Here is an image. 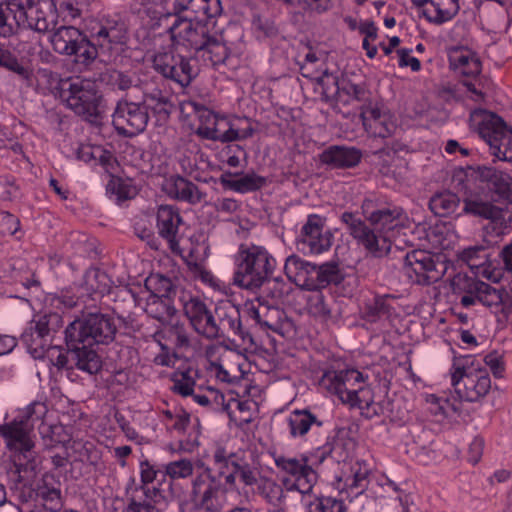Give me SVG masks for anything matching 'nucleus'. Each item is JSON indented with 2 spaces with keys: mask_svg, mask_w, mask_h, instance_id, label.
Listing matches in <instances>:
<instances>
[{
  "mask_svg": "<svg viewBox=\"0 0 512 512\" xmlns=\"http://www.w3.org/2000/svg\"><path fill=\"white\" fill-rule=\"evenodd\" d=\"M68 354L79 370L96 374L102 368L95 345H108L115 339L117 326L114 318L101 312H83L65 328Z\"/></svg>",
  "mask_w": 512,
  "mask_h": 512,
  "instance_id": "f257e3e1",
  "label": "nucleus"
},
{
  "mask_svg": "<svg viewBox=\"0 0 512 512\" xmlns=\"http://www.w3.org/2000/svg\"><path fill=\"white\" fill-rule=\"evenodd\" d=\"M365 220L357 213L344 212L340 220L349 235L375 257H383L391 250L399 224L400 211L396 208H379L376 201L365 199L361 205Z\"/></svg>",
  "mask_w": 512,
  "mask_h": 512,
  "instance_id": "f03ea898",
  "label": "nucleus"
},
{
  "mask_svg": "<svg viewBox=\"0 0 512 512\" xmlns=\"http://www.w3.org/2000/svg\"><path fill=\"white\" fill-rule=\"evenodd\" d=\"M33 425L20 419L0 425V434L6 440L7 448L13 452L15 469L11 474L17 483L25 484L36 474L37 462L34 442L30 437Z\"/></svg>",
  "mask_w": 512,
  "mask_h": 512,
  "instance_id": "7ed1b4c3",
  "label": "nucleus"
},
{
  "mask_svg": "<svg viewBox=\"0 0 512 512\" xmlns=\"http://www.w3.org/2000/svg\"><path fill=\"white\" fill-rule=\"evenodd\" d=\"M237 269L233 275V284L252 292L261 288L263 281L273 274L274 258L268 251L256 245L240 246Z\"/></svg>",
  "mask_w": 512,
  "mask_h": 512,
  "instance_id": "20e7f679",
  "label": "nucleus"
},
{
  "mask_svg": "<svg viewBox=\"0 0 512 512\" xmlns=\"http://www.w3.org/2000/svg\"><path fill=\"white\" fill-rule=\"evenodd\" d=\"M61 97L77 115L91 123L98 121L102 96L93 81L80 78L68 80L62 85Z\"/></svg>",
  "mask_w": 512,
  "mask_h": 512,
  "instance_id": "39448f33",
  "label": "nucleus"
},
{
  "mask_svg": "<svg viewBox=\"0 0 512 512\" xmlns=\"http://www.w3.org/2000/svg\"><path fill=\"white\" fill-rule=\"evenodd\" d=\"M212 463L213 466L209 467L212 469V477L218 483H221V479H224V487L235 489L237 475L246 486H253L258 481L256 469L236 453L229 452L224 447L215 449L212 455Z\"/></svg>",
  "mask_w": 512,
  "mask_h": 512,
  "instance_id": "423d86ee",
  "label": "nucleus"
},
{
  "mask_svg": "<svg viewBox=\"0 0 512 512\" xmlns=\"http://www.w3.org/2000/svg\"><path fill=\"white\" fill-rule=\"evenodd\" d=\"M227 487L212 477V469L205 467L192 483L188 512H222L226 505Z\"/></svg>",
  "mask_w": 512,
  "mask_h": 512,
  "instance_id": "0eeeda50",
  "label": "nucleus"
},
{
  "mask_svg": "<svg viewBox=\"0 0 512 512\" xmlns=\"http://www.w3.org/2000/svg\"><path fill=\"white\" fill-rule=\"evenodd\" d=\"M469 124L490 147L497 149V157L500 158L502 155L504 160L512 159V155H507V152L501 149L502 146H506V139L510 141L512 131L500 116L484 109H476L470 114Z\"/></svg>",
  "mask_w": 512,
  "mask_h": 512,
  "instance_id": "6e6552de",
  "label": "nucleus"
},
{
  "mask_svg": "<svg viewBox=\"0 0 512 512\" xmlns=\"http://www.w3.org/2000/svg\"><path fill=\"white\" fill-rule=\"evenodd\" d=\"M93 35L96 38V45L100 46L104 61L117 62L127 49L128 26L118 15L104 18Z\"/></svg>",
  "mask_w": 512,
  "mask_h": 512,
  "instance_id": "1a4fd4ad",
  "label": "nucleus"
},
{
  "mask_svg": "<svg viewBox=\"0 0 512 512\" xmlns=\"http://www.w3.org/2000/svg\"><path fill=\"white\" fill-rule=\"evenodd\" d=\"M275 465L287 475L282 479V485L287 491H298L303 495L312 493L318 481V473L309 464L308 457L278 456Z\"/></svg>",
  "mask_w": 512,
  "mask_h": 512,
  "instance_id": "9d476101",
  "label": "nucleus"
},
{
  "mask_svg": "<svg viewBox=\"0 0 512 512\" xmlns=\"http://www.w3.org/2000/svg\"><path fill=\"white\" fill-rule=\"evenodd\" d=\"M404 270L412 282L430 285L443 277L446 267L439 256L426 250H412L404 257Z\"/></svg>",
  "mask_w": 512,
  "mask_h": 512,
  "instance_id": "9b49d317",
  "label": "nucleus"
},
{
  "mask_svg": "<svg viewBox=\"0 0 512 512\" xmlns=\"http://www.w3.org/2000/svg\"><path fill=\"white\" fill-rule=\"evenodd\" d=\"M452 385L458 396L468 402L484 397L491 389V379L486 371H467L462 359H454Z\"/></svg>",
  "mask_w": 512,
  "mask_h": 512,
  "instance_id": "f8f14e48",
  "label": "nucleus"
},
{
  "mask_svg": "<svg viewBox=\"0 0 512 512\" xmlns=\"http://www.w3.org/2000/svg\"><path fill=\"white\" fill-rule=\"evenodd\" d=\"M363 383V374L355 369L326 371L319 380L320 386L337 395L343 403L361 401L358 396Z\"/></svg>",
  "mask_w": 512,
  "mask_h": 512,
  "instance_id": "ddd939ff",
  "label": "nucleus"
},
{
  "mask_svg": "<svg viewBox=\"0 0 512 512\" xmlns=\"http://www.w3.org/2000/svg\"><path fill=\"white\" fill-rule=\"evenodd\" d=\"M148 121L149 113L142 102L119 101L112 115V124L117 133L129 138L142 133Z\"/></svg>",
  "mask_w": 512,
  "mask_h": 512,
  "instance_id": "4468645a",
  "label": "nucleus"
},
{
  "mask_svg": "<svg viewBox=\"0 0 512 512\" xmlns=\"http://www.w3.org/2000/svg\"><path fill=\"white\" fill-rule=\"evenodd\" d=\"M206 355L219 380L227 383L239 381L245 371V357L227 346H210Z\"/></svg>",
  "mask_w": 512,
  "mask_h": 512,
  "instance_id": "2eb2a0df",
  "label": "nucleus"
},
{
  "mask_svg": "<svg viewBox=\"0 0 512 512\" xmlns=\"http://www.w3.org/2000/svg\"><path fill=\"white\" fill-rule=\"evenodd\" d=\"M463 203L466 214L504 226L512 223V203L509 206L498 205V202H493L492 198L489 200L487 195L480 193H466Z\"/></svg>",
  "mask_w": 512,
  "mask_h": 512,
  "instance_id": "dca6fc26",
  "label": "nucleus"
},
{
  "mask_svg": "<svg viewBox=\"0 0 512 512\" xmlns=\"http://www.w3.org/2000/svg\"><path fill=\"white\" fill-rule=\"evenodd\" d=\"M153 68L164 78L187 87L195 77L190 60L180 54L158 53L153 58Z\"/></svg>",
  "mask_w": 512,
  "mask_h": 512,
  "instance_id": "f3484780",
  "label": "nucleus"
},
{
  "mask_svg": "<svg viewBox=\"0 0 512 512\" xmlns=\"http://www.w3.org/2000/svg\"><path fill=\"white\" fill-rule=\"evenodd\" d=\"M326 218L318 214H310L301 229L300 244L308 248L310 254L318 255L328 251L333 243V233L324 230Z\"/></svg>",
  "mask_w": 512,
  "mask_h": 512,
  "instance_id": "a211bd4d",
  "label": "nucleus"
},
{
  "mask_svg": "<svg viewBox=\"0 0 512 512\" xmlns=\"http://www.w3.org/2000/svg\"><path fill=\"white\" fill-rule=\"evenodd\" d=\"M216 319L220 338L238 337L243 344H254L252 335L242 327L240 310L231 301H221L216 305Z\"/></svg>",
  "mask_w": 512,
  "mask_h": 512,
  "instance_id": "6ab92c4d",
  "label": "nucleus"
},
{
  "mask_svg": "<svg viewBox=\"0 0 512 512\" xmlns=\"http://www.w3.org/2000/svg\"><path fill=\"white\" fill-rule=\"evenodd\" d=\"M171 17H173L174 21L168 27L167 32L170 35L173 45H187L195 51L198 47H201V41L207 33L206 28L204 26L195 25L190 19L171 15L170 13L161 14L158 20H168Z\"/></svg>",
  "mask_w": 512,
  "mask_h": 512,
  "instance_id": "aec40b11",
  "label": "nucleus"
},
{
  "mask_svg": "<svg viewBox=\"0 0 512 512\" xmlns=\"http://www.w3.org/2000/svg\"><path fill=\"white\" fill-rule=\"evenodd\" d=\"M467 291L475 293L479 302L487 307H501L498 322H506L512 312V295L504 288H494L483 281H468Z\"/></svg>",
  "mask_w": 512,
  "mask_h": 512,
  "instance_id": "412c9836",
  "label": "nucleus"
},
{
  "mask_svg": "<svg viewBox=\"0 0 512 512\" xmlns=\"http://www.w3.org/2000/svg\"><path fill=\"white\" fill-rule=\"evenodd\" d=\"M477 175L481 182L486 183L493 202H498L502 206H509L512 203V177L509 174L493 167L479 166Z\"/></svg>",
  "mask_w": 512,
  "mask_h": 512,
  "instance_id": "4be33fe9",
  "label": "nucleus"
},
{
  "mask_svg": "<svg viewBox=\"0 0 512 512\" xmlns=\"http://www.w3.org/2000/svg\"><path fill=\"white\" fill-rule=\"evenodd\" d=\"M245 312L248 318L254 320L255 324L262 330H271L277 332L282 327V320L285 313L274 304L262 300V297L256 298L255 302L245 303Z\"/></svg>",
  "mask_w": 512,
  "mask_h": 512,
  "instance_id": "5701e85b",
  "label": "nucleus"
},
{
  "mask_svg": "<svg viewBox=\"0 0 512 512\" xmlns=\"http://www.w3.org/2000/svg\"><path fill=\"white\" fill-rule=\"evenodd\" d=\"M360 117L365 130L374 137L383 139L390 137L397 129L390 117L378 107L372 106L371 103L361 106Z\"/></svg>",
  "mask_w": 512,
  "mask_h": 512,
  "instance_id": "b1692460",
  "label": "nucleus"
},
{
  "mask_svg": "<svg viewBox=\"0 0 512 512\" xmlns=\"http://www.w3.org/2000/svg\"><path fill=\"white\" fill-rule=\"evenodd\" d=\"M362 156V151L356 147L332 145L322 151L319 160L332 169H349L356 167Z\"/></svg>",
  "mask_w": 512,
  "mask_h": 512,
  "instance_id": "393cba45",
  "label": "nucleus"
},
{
  "mask_svg": "<svg viewBox=\"0 0 512 512\" xmlns=\"http://www.w3.org/2000/svg\"><path fill=\"white\" fill-rule=\"evenodd\" d=\"M157 229L159 235L167 240L172 251L179 246L176 239L182 217L177 208L172 205H160L157 210Z\"/></svg>",
  "mask_w": 512,
  "mask_h": 512,
  "instance_id": "a878e982",
  "label": "nucleus"
},
{
  "mask_svg": "<svg viewBox=\"0 0 512 512\" xmlns=\"http://www.w3.org/2000/svg\"><path fill=\"white\" fill-rule=\"evenodd\" d=\"M285 274L297 286L306 290H315L316 264L302 260L297 255L286 259Z\"/></svg>",
  "mask_w": 512,
  "mask_h": 512,
  "instance_id": "bb28decb",
  "label": "nucleus"
},
{
  "mask_svg": "<svg viewBox=\"0 0 512 512\" xmlns=\"http://www.w3.org/2000/svg\"><path fill=\"white\" fill-rule=\"evenodd\" d=\"M162 190L170 197L196 204L201 201L202 193L191 181L180 175H172L162 183Z\"/></svg>",
  "mask_w": 512,
  "mask_h": 512,
  "instance_id": "cd10ccee",
  "label": "nucleus"
},
{
  "mask_svg": "<svg viewBox=\"0 0 512 512\" xmlns=\"http://www.w3.org/2000/svg\"><path fill=\"white\" fill-rule=\"evenodd\" d=\"M238 174L232 172H224L220 176V183L223 187L231 189L239 193L253 192L261 189L266 184V178L252 174H245L236 178Z\"/></svg>",
  "mask_w": 512,
  "mask_h": 512,
  "instance_id": "c85d7f7f",
  "label": "nucleus"
},
{
  "mask_svg": "<svg viewBox=\"0 0 512 512\" xmlns=\"http://www.w3.org/2000/svg\"><path fill=\"white\" fill-rule=\"evenodd\" d=\"M45 8L46 6L28 14H25V12L19 13L17 18L14 19L16 30L18 28L29 29L39 34H45L50 31V27L53 24L52 15Z\"/></svg>",
  "mask_w": 512,
  "mask_h": 512,
  "instance_id": "c756f323",
  "label": "nucleus"
},
{
  "mask_svg": "<svg viewBox=\"0 0 512 512\" xmlns=\"http://www.w3.org/2000/svg\"><path fill=\"white\" fill-rule=\"evenodd\" d=\"M63 318L56 312L35 316L29 323L26 332H33L53 341L55 333L63 327Z\"/></svg>",
  "mask_w": 512,
  "mask_h": 512,
  "instance_id": "7c9ffc66",
  "label": "nucleus"
},
{
  "mask_svg": "<svg viewBox=\"0 0 512 512\" xmlns=\"http://www.w3.org/2000/svg\"><path fill=\"white\" fill-rule=\"evenodd\" d=\"M84 33L73 26H61L51 36L53 50L61 55L70 56Z\"/></svg>",
  "mask_w": 512,
  "mask_h": 512,
  "instance_id": "2f4dec72",
  "label": "nucleus"
},
{
  "mask_svg": "<svg viewBox=\"0 0 512 512\" xmlns=\"http://www.w3.org/2000/svg\"><path fill=\"white\" fill-rule=\"evenodd\" d=\"M322 424V421L308 409L295 410L288 418V425L292 437H303L311 429L315 427L320 428Z\"/></svg>",
  "mask_w": 512,
  "mask_h": 512,
  "instance_id": "473e14b6",
  "label": "nucleus"
},
{
  "mask_svg": "<svg viewBox=\"0 0 512 512\" xmlns=\"http://www.w3.org/2000/svg\"><path fill=\"white\" fill-rule=\"evenodd\" d=\"M450 66L460 71L461 74L475 77L481 73L482 65L475 53L467 51L459 53L458 49L449 56Z\"/></svg>",
  "mask_w": 512,
  "mask_h": 512,
  "instance_id": "72a5a7b5",
  "label": "nucleus"
},
{
  "mask_svg": "<svg viewBox=\"0 0 512 512\" xmlns=\"http://www.w3.org/2000/svg\"><path fill=\"white\" fill-rule=\"evenodd\" d=\"M390 296H375L373 299L365 302L362 318L370 323H375L381 319H388L393 307L389 303Z\"/></svg>",
  "mask_w": 512,
  "mask_h": 512,
  "instance_id": "f704fd0d",
  "label": "nucleus"
},
{
  "mask_svg": "<svg viewBox=\"0 0 512 512\" xmlns=\"http://www.w3.org/2000/svg\"><path fill=\"white\" fill-rule=\"evenodd\" d=\"M53 476L44 475L42 484L38 485L36 494L44 501L45 510L51 512H58L63 507V501L61 497V491L58 488L52 486Z\"/></svg>",
  "mask_w": 512,
  "mask_h": 512,
  "instance_id": "c9c22d12",
  "label": "nucleus"
},
{
  "mask_svg": "<svg viewBox=\"0 0 512 512\" xmlns=\"http://www.w3.org/2000/svg\"><path fill=\"white\" fill-rule=\"evenodd\" d=\"M95 42L96 38L93 33L90 37L84 33L70 56L75 57L76 63L84 65L91 64L97 57H103L100 46L98 47Z\"/></svg>",
  "mask_w": 512,
  "mask_h": 512,
  "instance_id": "e433bc0d",
  "label": "nucleus"
},
{
  "mask_svg": "<svg viewBox=\"0 0 512 512\" xmlns=\"http://www.w3.org/2000/svg\"><path fill=\"white\" fill-rule=\"evenodd\" d=\"M202 43L203 45L197 48V52L203 51L208 54V59L214 66L225 63L229 57V51L221 41L220 37L217 35H210L207 32L204 39L201 41V44Z\"/></svg>",
  "mask_w": 512,
  "mask_h": 512,
  "instance_id": "4c0bfd02",
  "label": "nucleus"
},
{
  "mask_svg": "<svg viewBox=\"0 0 512 512\" xmlns=\"http://www.w3.org/2000/svg\"><path fill=\"white\" fill-rule=\"evenodd\" d=\"M145 312L159 322L165 323L175 315L176 308L173 300L150 295L146 301Z\"/></svg>",
  "mask_w": 512,
  "mask_h": 512,
  "instance_id": "58836bf2",
  "label": "nucleus"
},
{
  "mask_svg": "<svg viewBox=\"0 0 512 512\" xmlns=\"http://www.w3.org/2000/svg\"><path fill=\"white\" fill-rule=\"evenodd\" d=\"M142 103L146 106L147 111L149 109L152 110L160 121H166L173 109V104L170 99L160 90L145 93Z\"/></svg>",
  "mask_w": 512,
  "mask_h": 512,
  "instance_id": "ea45409f",
  "label": "nucleus"
},
{
  "mask_svg": "<svg viewBox=\"0 0 512 512\" xmlns=\"http://www.w3.org/2000/svg\"><path fill=\"white\" fill-rule=\"evenodd\" d=\"M145 287L151 291V296L169 300H173L178 292V286L170 278L159 273L150 275L145 281Z\"/></svg>",
  "mask_w": 512,
  "mask_h": 512,
  "instance_id": "a19ab883",
  "label": "nucleus"
},
{
  "mask_svg": "<svg viewBox=\"0 0 512 512\" xmlns=\"http://www.w3.org/2000/svg\"><path fill=\"white\" fill-rule=\"evenodd\" d=\"M460 198L450 191L436 193L429 201L430 209L438 216H448L457 211Z\"/></svg>",
  "mask_w": 512,
  "mask_h": 512,
  "instance_id": "79ce46f5",
  "label": "nucleus"
},
{
  "mask_svg": "<svg viewBox=\"0 0 512 512\" xmlns=\"http://www.w3.org/2000/svg\"><path fill=\"white\" fill-rule=\"evenodd\" d=\"M82 286L89 294L103 295L109 292L111 280L106 272L98 268H90L84 274Z\"/></svg>",
  "mask_w": 512,
  "mask_h": 512,
  "instance_id": "37998d69",
  "label": "nucleus"
},
{
  "mask_svg": "<svg viewBox=\"0 0 512 512\" xmlns=\"http://www.w3.org/2000/svg\"><path fill=\"white\" fill-rule=\"evenodd\" d=\"M315 290L327 287L330 284L338 285L343 280V274L337 262H327L316 265Z\"/></svg>",
  "mask_w": 512,
  "mask_h": 512,
  "instance_id": "c03bdc74",
  "label": "nucleus"
},
{
  "mask_svg": "<svg viewBox=\"0 0 512 512\" xmlns=\"http://www.w3.org/2000/svg\"><path fill=\"white\" fill-rule=\"evenodd\" d=\"M210 309L204 301L195 297L184 304V312L195 332H199Z\"/></svg>",
  "mask_w": 512,
  "mask_h": 512,
  "instance_id": "a18cd8bd",
  "label": "nucleus"
},
{
  "mask_svg": "<svg viewBox=\"0 0 512 512\" xmlns=\"http://www.w3.org/2000/svg\"><path fill=\"white\" fill-rule=\"evenodd\" d=\"M0 66L8 69L11 72H14L23 80H26L30 83L33 72L22 65L18 58L8 49L0 46Z\"/></svg>",
  "mask_w": 512,
  "mask_h": 512,
  "instance_id": "49530a36",
  "label": "nucleus"
},
{
  "mask_svg": "<svg viewBox=\"0 0 512 512\" xmlns=\"http://www.w3.org/2000/svg\"><path fill=\"white\" fill-rule=\"evenodd\" d=\"M262 291V300L265 298H269L273 301L281 300L287 294V284L280 277H274L273 274H270L261 285L259 289Z\"/></svg>",
  "mask_w": 512,
  "mask_h": 512,
  "instance_id": "de8ad7c7",
  "label": "nucleus"
},
{
  "mask_svg": "<svg viewBox=\"0 0 512 512\" xmlns=\"http://www.w3.org/2000/svg\"><path fill=\"white\" fill-rule=\"evenodd\" d=\"M22 342L35 359L43 358L47 349L51 347L52 340L47 339L33 332L24 331L21 335Z\"/></svg>",
  "mask_w": 512,
  "mask_h": 512,
  "instance_id": "09e8293b",
  "label": "nucleus"
},
{
  "mask_svg": "<svg viewBox=\"0 0 512 512\" xmlns=\"http://www.w3.org/2000/svg\"><path fill=\"white\" fill-rule=\"evenodd\" d=\"M422 9V15L431 23L441 25L449 20H451L459 10V7H454L453 10H444L440 7V5L434 1L425 5Z\"/></svg>",
  "mask_w": 512,
  "mask_h": 512,
  "instance_id": "8fccbe9b",
  "label": "nucleus"
},
{
  "mask_svg": "<svg viewBox=\"0 0 512 512\" xmlns=\"http://www.w3.org/2000/svg\"><path fill=\"white\" fill-rule=\"evenodd\" d=\"M307 311L311 316L323 321H326L331 317L329 303L320 292H316L308 297Z\"/></svg>",
  "mask_w": 512,
  "mask_h": 512,
  "instance_id": "3c124183",
  "label": "nucleus"
},
{
  "mask_svg": "<svg viewBox=\"0 0 512 512\" xmlns=\"http://www.w3.org/2000/svg\"><path fill=\"white\" fill-rule=\"evenodd\" d=\"M308 512H347V510L342 500L320 496L309 503Z\"/></svg>",
  "mask_w": 512,
  "mask_h": 512,
  "instance_id": "603ef678",
  "label": "nucleus"
},
{
  "mask_svg": "<svg viewBox=\"0 0 512 512\" xmlns=\"http://www.w3.org/2000/svg\"><path fill=\"white\" fill-rule=\"evenodd\" d=\"M16 33V22H14V10L11 1L7 4L0 3V36L10 37Z\"/></svg>",
  "mask_w": 512,
  "mask_h": 512,
  "instance_id": "864d4df0",
  "label": "nucleus"
},
{
  "mask_svg": "<svg viewBox=\"0 0 512 512\" xmlns=\"http://www.w3.org/2000/svg\"><path fill=\"white\" fill-rule=\"evenodd\" d=\"M194 465L191 460L182 458L165 466V474L171 479L187 478L193 474Z\"/></svg>",
  "mask_w": 512,
  "mask_h": 512,
  "instance_id": "5fc2aeb1",
  "label": "nucleus"
},
{
  "mask_svg": "<svg viewBox=\"0 0 512 512\" xmlns=\"http://www.w3.org/2000/svg\"><path fill=\"white\" fill-rule=\"evenodd\" d=\"M190 373V370L174 373L172 378L174 383L172 390L174 392L184 397L193 395V387L195 385V381Z\"/></svg>",
  "mask_w": 512,
  "mask_h": 512,
  "instance_id": "6e6d98bb",
  "label": "nucleus"
},
{
  "mask_svg": "<svg viewBox=\"0 0 512 512\" xmlns=\"http://www.w3.org/2000/svg\"><path fill=\"white\" fill-rule=\"evenodd\" d=\"M198 113L200 125L196 129V134L202 138H204L202 132L204 131L205 128L214 129L216 128V126H212L214 124L226 126L229 124V121L226 118H219L216 114H214L211 110L207 108H202L198 110Z\"/></svg>",
  "mask_w": 512,
  "mask_h": 512,
  "instance_id": "4d7b16f0",
  "label": "nucleus"
},
{
  "mask_svg": "<svg viewBox=\"0 0 512 512\" xmlns=\"http://www.w3.org/2000/svg\"><path fill=\"white\" fill-rule=\"evenodd\" d=\"M227 126V129L224 131H219L217 128H205L204 131L202 132V134L204 135V139L219 141L222 143L240 140L239 130L234 129L230 123Z\"/></svg>",
  "mask_w": 512,
  "mask_h": 512,
  "instance_id": "13d9d810",
  "label": "nucleus"
},
{
  "mask_svg": "<svg viewBox=\"0 0 512 512\" xmlns=\"http://www.w3.org/2000/svg\"><path fill=\"white\" fill-rule=\"evenodd\" d=\"M137 77L134 73H125L118 70H113L109 74V81L115 86L117 89L125 91L130 89L137 82Z\"/></svg>",
  "mask_w": 512,
  "mask_h": 512,
  "instance_id": "bf43d9fd",
  "label": "nucleus"
},
{
  "mask_svg": "<svg viewBox=\"0 0 512 512\" xmlns=\"http://www.w3.org/2000/svg\"><path fill=\"white\" fill-rule=\"evenodd\" d=\"M204 323L200 328L198 334L203 336L206 339H219V329H218V321L216 319V308L214 311H209L206 318L204 319Z\"/></svg>",
  "mask_w": 512,
  "mask_h": 512,
  "instance_id": "052dcab7",
  "label": "nucleus"
},
{
  "mask_svg": "<svg viewBox=\"0 0 512 512\" xmlns=\"http://www.w3.org/2000/svg\"><path fill=\"white\" fill-rule=\"evenodd\" d=\"M317 83L321 86L322 95L326 98L338 94L341 90L338 84V77L327 71L317 79Z\"/></svg>",
  "mask_w": 512,
  "mask_h": 512,
  "instance_id": "680f3d73",
  "label": "nucleus"
},
{
  "mask_svg": "<svg viewBox=\"0 0 512 512\" xmlns=\"http://www.w3.org/2000/svg\"><path fill=\"white\" fill-rule=\"evenodd\" d=\"M462 260L467 262L470 267L483 266L486 262L485 248L475 246L465 249L462 252Z\"/></svg>",
  "mask_w": 512,
  "mask_h": 512,
  "instance_id": "e2e57ef3",
  "label": "nucleus"
},
{
  "mask_svg": "<svg viewBox=\"0 0 512 512\" xmlns=\"http://www.w3.org/2000/svg\"><path fill=\"white\" fill-rule=\"evenodd\" d=\"M167 332L170 338H174L175 345L178 348H187L190 346V338L184 324L176 321L170 325Z\"/></svg>",
  "mask_w": 512,
  "mask_h": 512,
  "instance_id": "0e129e2a",
  "label": "nucleus"
},
{
  "mask_svg": "<svg viewBox=\"0 0 512 512\" xmlns=\"http://www.w3.org/2000/svg\"><path fill=\"white\" fill-rule=\"evenodd\" d=\"M46 412L47 407L44 403L33 402L26 408L25 412L19 419L34 426V422L41 420L45 416Z\"/></svg>",
  "mask_w": 512,
  "mask_h": 512,
  "instance_id": "69168bd1",
  "label": "nucleus"
},
{
  "mask_svg": "<svg viewBox=\"0 0 512 512\" xmlns=\"http://www.w3.org/2000/svg\"><path fill=\"white\" fill-rule=\"evenodd\" d=\"M47 4L46 0H12L11 5L14 10V19L17 18L19 13L25 12V14H28L34 10L47 6Z\"/></svg>",
  "mask_w": 512,
  "mask_h": 512,
  "instance_id": "338daca9",
  "label": "nucleus"
},
{
  "mask_svg": "<svg viewBox=\"0 0 512 512\" xmlns=\"http://www.w3.org/2000/svg\"><path fill=\"white\" fill-rule=\"evenodd\" d=\"M341 90L352 99L366 103L369 100L370 92L363 85L346 83Z\"/></svg>",
  "mask_w": 512,
  "mask_h": 512,
  "instance_id": "774afa93",
  "label": "nucleus"
}]
</instances>
